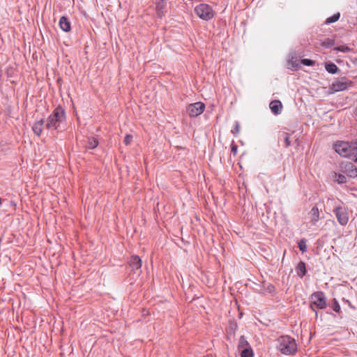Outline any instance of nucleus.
<instances>
[{
  "label": "nucleus",
  "instance_id": "obj_1",
  "mask_svg": "<svg viewBox=\"0 0 357 357\" xmlns=\"http://www.w3.org/2000/svg\"><path fill=\"white\" fill-rule=\"evenodd\" d=\"M335 151L342 157L349 158L357 160V142L349 144L347 142H340L335 144Z\"/></svg>",
  "mask_w": 357,
  "mask_h": 357
},
{
  "label": "nucleus",
  "instance_id": "obj_2",
  "mask_svg": "<svg viewBox=\"0 0 357 357\" xmlns=\"http://www.w3.org/2000/svg\"><path fill=\"white\" fill-rule=\"evenodd\" d=\"M65 121V112L61 107L54 109L50 115L46 123V128L50 130H59Z\"/></svg>",
  "mask_w": 357,
  "mask_h": 357
},
{
  "label": "nucleus",
  "instance_id": "obj_3",
  "mask_svg": "<svg viewBox=\"0 0 357 357\" xmlns=\"http://www.w3.org/2000/svg\"><path fill=\"white\" fill-rule=\"evenodd\" d=\"M278 349L285 355L294 354L297 350L295 340L289 336H282L278 339Z\"/></svg>",
  "mask_w": 357,
  "mask_h": 357
},
{
  "label": "nucleus",
  "instance_id": "obj_4",
  "mask_svg": "<svg viewBox=\"0 0 357 357\" xmlns=\"http://www.w3.org/2000/svg\"><path fill=\"white\" fill-rule=\"evenodd\" d=\"M196 15L204 20H209L214 16L215 12L212 8L206 3H200L195 6Z\"/></svg>",
  "mask_w": 357,
  "mask_h": 357
},
{
  "label": "nucleus",
  "instance_id": "obj_5",
  "mask_svg": "<svg viewBox=\"0 0 357 357\" xmlns=\"http://www.w3.org/2000/svg\"><path fill=\"white\" fill-rule=\"evenodd\" d=\"M311 301L317 308L324 309L326 306L325 296L321 291L314 293L311 296Z\"/></svg>",
  "mask_w": 357,
  "mask_h": 357
},
{
  "label": "nucleus",
  "instance_id": "obj_6",
  "mask_svg": "<svg viewBox=\"0 0 357 357\" xmlns=\"http://www.w3.org/2000/svg\"><path fill=\"white\" fill-rule=\"evenodd\" d=\"M204 103L197 102L189 105L187 107V112L192 117L197 116L204 112Z\"/></svg>",
  "mask_w": 357,
  "mask_h": 357
},
{
  "label": "nucleus",
  "instance_id": "obj_7",
  "mask_svg": "<svg viewBox=\"0 0 357 357\" xmlns=\"http://www.w3.org/2000/svg\"><path fill=\"white\" fill-rule=\"evenodd\" d=\"M341 169L344 173L351 178L357 176V168L351 162H342L341 164Z\"/></svg>",
  "mask_w": 357,
  "mask_h": 357
},
{
  "label": "nucleus",
  "instance_id": "obj_8",
  "mask_svg": "<svg viewBox=\"0 0 357 357\" xmlns=\"http://www.w3.org/2000/svg\"><path fill=\"white\" fill-rule=\"evenodd\" d=\"M335 213L337 217V219L339 222V223L342 225H345L347 224L349 220V217L347 212L346 209L341 206H337L335 210Z\"/></svg>",
  "mask_w": 357,
  "mask_h": 357
},
{
  "label": "nucleus",
  "instance_id": "obj_9",
  "mask_svg": "<svg viewBox=\"0 0 357 357\" xmlns=\"http://www.w3.org/2000/svg\"><path fill=\"white\" fill-rule=\"evenodd\" d=\"M349 85V84L344 79H341L334 82L331 88L335 91H340L347 89Z\"/></svg>",
  "mask_w": 357,
  "mask_h": 357
},
{
  "label": "nucleus",
  "instance_id": "obj_10",
  "mask_svg": "<svg viewBox=\"0 0 357 357\" xmlns=\"http://www.w3.org/2000/svg\"><path fill=\"white\" fill-rule=\"evenodd\" d=\"M129 266L132 271L139 270L142 266L141 259L137 255L132 256L129 261Z\"/></svg>",
  "mask_w": 357,
  "mask_h": 357
},
{
  "label": "nucleus",
  "instance_id": "obj_11",
  "mask_svg": "<svg viewBox=\"0 0 357 357\" xmlns=\"http://www.w3.org/2000/svg\"><path fill=\"white\" fill-rule=\"evenodd\" d=\"M269 107L272 112L275 114H280L282 108V103L279 100L271 101L270 102Z\"/></svg>",
  "mask_w": 357,
  "mask_h": 357
},
{
  "label": "nucleus",
  "instance_id": "obj_12",
  "mask_svg": "<svg viewBox=\"0 0 357 357\" xmlns=\"http://www.w3.org/2000/svg\"><path fill=\"white\" fill-rule=\"evenodd\" d=\"M59 26L64 31H69L70 30V23L68 19L63 16L59 20Z\"/></svg>",
  "mask_w": 357,
  "mask_h": 357
},
{
  "label": "nucleus",
  "instance_id": "obj_13",
  "mask_svg": "<svg viewBox=\"0 0 357 357\" xmlns=\"http://www.w3.org/2000/svg\"><path fill=\"white\" fill-rule=\"evenodd\" d=\"M43 124L44 121L41 119L36 122L33 126V130L38 136L40 135L42 132Z\"/></svg>",
  "mask_w": 357,
  "mask_h": 357
},
{
  "label": "nucleus",
  "instance_id": "obj_14",
  "mask_svg": "<svg viewBox=\"0 0 357 357\" xmlns=\"http://www.w3.org/2000/svg\"><path fill=\"white\" fill-rule=\"evenodd\" d=\"M310 218H311V220L313 222H317L319 219V209L317 206H314L310 212Z\"/></svg>",
  "mask_w": 357,
  "mask_h": 357
},
{
  "label": "nucleus",
  "instance_id": "obj_15",
  "mask_svg": "<svg viewBox=\"0 0 357 357\" xmlns=\"http://www.w3.org/2000/svg\"><path fill=\"white\" fill-rule=\"evenodd\" d=\"M250 348L249 346V344L248 341L245 340V338L243 336H241L239 339L238 342V349L241 350H243V349H248Z\"/></svg>",
  "mask_w": 357,
  "mask_h": 357
},
{
  "label": "nucleus",
  "instance_id": "obj_16",
  "mask_svg": "<svg viewBox=\"0 0 357 357\" xmlns=\"http://www.w3.org/2000/svg\"><path fill=\"white\" fill-rule=\"evenodd\" d=\"M98 144V140L94 137H90L88 139L87 147L89 149H95Z\"/></svg>",
  "mask_w": 357,
  "mask_h": 357
},
{
  "label": "nucleus",
  "instance_id": "obj_17",
  "mask_svg": "<svg viewBox=\"0 0 357 357\" xmlns=\"http://www.w3.org/2000/svg\"><path fill=\"white\" fill-rule=\"evenodd\" d=\"M165 6V3L164 1L160 0L159 2H158L156 6L157 12L159 16H162V10Z\"/></svg>",
  "mask_w": 357,
  "mask_h": 357
},
{
  "label": "nucleus",
  "instance_id": "obj_18",
  "mask_svg": "<svg viewBox=\"0 0 357 357\" xmlns=\"http://www.w3.org/2000/svg\"><path fill=\"white\" fill-rule=\"evenodd\" d=\"M326 70L328 73L334 74L337 72V67L336 66V65H335L333 63H329V64L326 65Z\"/></svg>",
  "mask_w": 357,
  "mask_h": 357
},
{
  "label": "nucleus",
  "instance_id": "obj_19",
  "mask_svg": "<svg viewBox=\"0 0 357 357\" xmlns=\"http://www.w3.org/2000/svg\"><path fill=\"white\" fill-rule=\"evenodd\" d=\"M241 357H252L253 354H252V351L251 348L243 349V350H241Z\"/></svg>",
  "mask_w": 357,
  "mask_h": 357
},
{
  "label": "nucleus",
  "instance_id": "obj_20",
  "mask_svg": "<svg viewBox=\"0 0 357 357\" xmlns=\"http://www.w3.org/2000/svg\"><path fill=\"white\" fill-rule=\"evenodd\" d=\"M297 270L298 271V275L303 276L305 273V264L303 262H300L297 266Z\"/></svg>",
  "mask_w": 357,
  "mask_h": 357
},
{
  "label": "nucleus",
  "instance_id": "obj_21",
  "mask_svg": "<svg viewBox=\"0 0 357 357\" xmlns=\"http://www.w3.org/2000/svg\"><path fill=\"white\" fill-rule=\"evenodd\" d=\"M340 13H336L335 15H333V16L328 17L326 19V24H331V23H333V22H335L336 21H337L340 18Z\"/></svg>",
  "mask_w": 357,
  "mask_h": 357
},
{
  "label": "nucleus",
  "instance_id": "obj_22",
  "mask_svg": "<svg viewBox=\"0 0 357 357\" xmlns=\"http://www.w3.org/2000/svg\"><path fill=\"white\" fill-rule=\"evenodd\" d=\"M334 50L340 51L342 52H349L351 51V49L347 45H340V46L335 47L334 48Z\"/></svg>",
  "mask_w": 357,
  "mask_h": 357
},
{
  "label": "nucleus",
  "instance_id": "obj_23",
  "mask_svg": "<svg viewBox=\"0 0 357 357\" xmlns=\"http://www.w3.org/2000/svg\"><path fill=\"white\" fill-rule=\"evenodd\" d=\"M298 248L303 252H305L307 250L306 241L304 239H301L298 242Z\"/></svg>",
  "mask_w": 357,
  "mask_h": 357
},
{
  "label": "nucleus",
  "instance_id": "obj_24",
  "mask_svg": "<svg viewBox=\"0 0 357 357\" xmlns=\"http://www.w3.org/2000/svg\"><path fill=\"white\" fill-rule=\"evenodd\" d=\"M335 179L339 183H344L346 182V177L342 174H335Z\"/></svg>",
  "mask_w": 357,
  "mask_h": 357
},
{
  "label": "nucleus",
  "instance_id": "obj_25",
  "mask_svg": "<svg viewBox=\"0 0 357 357\" xmlns=\"http://www.w3.org/2000/svg\"><path fill=\"white\" fill-rule=\"evenodd\" d=\"M301 63L305 66H310L314 64V61L311 59H304L301 60Z\"/></svg>",
  "mask_w": 357,
  "mask_h": 357
},
{
  "label": "nucleus",
  "instance_id": "obj_26",
  "mask_svg": "<svg viewBox=\"0 0 357 357\" xmlns=\"http://www.w3.org/2000/svg\"><path fill=\"white\" fill-rule=\"evenodd\" d=\"M132 139V136L130 135H127L126 137H125V139H124V143L126 144V145H128L131 141Z\"/></svg>",
  "mask_w": 357,
  "mask_h": 357
},
{
  "label": "nucleus",
  "instance_id": "obj_27",
  "mask_svg": "<svg viewBox=\"0 0 357 357\" xmlns=\"http://www.w3.org/2000/svg\"><path fill=\"white\" fill-rule=\"evenodd\" d=\"M239 130H240L239 123L238 122H236L235 123V126H234V128L232 130V132L233 133H238L239 132Z\"/></svg>",
  "mask_w": 357,
  "mask_h": 357
},
{
  "label": "nucleus",
  "instance_id": "obj_28",
  "mask_svg": "<svg viewBox=\"0 0 357 357\" xmlns=\"http://www.w3.org/2000/svg\"><path fill=\"white\" fill-rule=\"evenodd\" d=\"M333 310L336 312H339L340 310V306L337 302H335L333 306Z\"/></svg>",
  "mask_w": 357,
  "mask_h": 357
},
{
  "label": "nucleus",
  "instance_id": "obj_29",
  "mask_svg": "<svg viewBox=\"0 0 357 357\" xmlns=\"http://www.w3.org/2000/svg\"><path fill=\"white\" fill-rule=\"evenodd\" d=\"M284 141H285L286 146H289L291 143H290V141H289V136L288 134H286V137H285Z\"/></svg>",
  "mask_w": 357,
  "mask_h": 357
},
{
  "label": "nucleus",
  "instance_id": "obj_30",
  "mask_svg": "<svg viewBox=\"0 0 357 357\" xmlns=\"http://www.w3.org/2000/svg\"><path fill=\"white\" fill-rule=\"evenodd\" d=\"M324 45L327 47H329L331 46H332L333 45V42L332 40H328L327 42H324Z\"/></svg>",
  "mask_w": 357,
  "mask_h": 357
},
{
  "label": "nucleus",
  "instance_id": "obj_31",
  "mask_svg": "<svg viewBox=\"0 0 357 357\" xmlns=\"http://www.w3.org/2000/svg\"><path fill=\"white\" fill-rule=\"evenodd\" d=\"M275 290V287L271 285V284H268V287H267V291L269 292V293H271V292H273Z\"/></svg>",
  "mask_w": 357,
  "mask_h": 357
},
{
  "label": "nucleus",
  "instance_id": "obj_32",
  "mask_svg": "<svg viewBox=\"0 0 357 357\" xmlns=\"http://www.w3.org/2000/svg\"><path fill=\"white\" fill-rule=\"evenodd\" d=\"M232 151L236 153L237 151V147L236 146H234L231 149Z\"/></svg>",
  "mask_w": 357,
  "mask_h": 357
},
{
  "label": "nucleus",
  "instance_id": "obj_33",
  "mask_svg": "<svg viewBox=\"0 0 357 357\" xmlns=\"http://www.w3.org/2000/svg\"><path fill=\"white\" fill-rule=\"evenodd\" d=\"M205 357H213V356L212 354H208V355H207V356H205Z\"/></svg>",
  "mask_w": 357,
  "mask_h": 357
}]
</instances>
